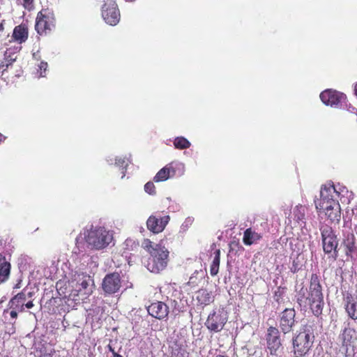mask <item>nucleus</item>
<instances>
[{"instance_id": "c03bdc74", "label": "nucleus", "mask_w": 357, "mask_h": 357, "mask_svg": "<svg viewBox=\"0 0 357 357\" xmlns=\"http://www.w3.org/2000/svg\"><path fill=\"white\" fill-rule=\"evenodd\" d=\"M113 354H114V357H123L121 355L118 354H116V353H115L114 351H113Z\"/></svg>"}, {"instance_id": "c85d7f7f", "label": "nucleus", "mask_w": 357, "mask_h": 357, "mask_svg": "<svg viewBox=\"0 0 357 357\" xmlns=\"http://www.w3.org/2000/svg\"><path fill=\"white\" fill-rule=\"evenodd\" d=\"M115 165L117 167H123V172H122L123 175L121 176V178H123L126 176V167L128 165V162L126 161L125 158L117 157L115 159Z\"/></svg>"}, {"instance_id": "423d86ee", "label": "nucleus", "mask_w": 357, "mask_h": 357, "mask_svg": "<svg viewBox=\"0 0 357 357\" xmlns=\"http://www.w3.org/2000/svg\"><path fill=\"white\" fill-rule=\"evenodd\" d=\"M339 339L341 342L340 351L345 356H351L357 342V331L354 328H346L340 335Z\"/></svg>"}, {"instance_id": "4468645a", "label": "nucleus", "mask_w": 357, "mask_h": 357, "mask_svg": "<svg viewBox=\"0 0 357 357\" xmlns=\"http://www.w3.org/2000/svg\"><path fill=\"white\" fill-rule=\"evenodd\" d=\"M266 340L271 354H275L281 346L279 330L275 327L271 326L268 329Z\"/></svg>"}, {"instance_id": "6e6552de", "label": "nucleus", "mask_w": 357, "mask_h": 357, "mask_svg": "<svg viewBox=\"0 0 357 357\" xmlns=\"http://www.w3.org/2000/svg\"><path fill=\"white\" fill-rule=\"evenodd\" d=\"M55 18L53 12L48 9H43L38 13L36 21V30L39 34L50 31L54 27Z\"/></svg>"}, {"instance_id": "a18cd8bd", "label": "nucleus", "mask_w": 357, "mask_h": 357, "mask_svg": "<svg viewBox=\"0 0 357 357\" xmlns=\"http://www.w3.org/2000/svg\"><path fill=\"white\" fill-rule=\"evenodd\" d=\"M355 93H356V95L357 96V83L355 85Z\"/></svg>"}, {"instance_id": "c756f323", "label": "nucleus", "mask_w": 357, "mask_h": 357, "mask_svg": "<svg viewBox=\"0 0 357 357\" xmlns=\"http://www.w3.org/2000/svg\"><path fill=\"white\" fill-rule=\"evenodd\" d=\"M17 1L27 10L34 8V0H17Z\"/></svg>"}, {"instance_id": "72a5a7b5", "label": "nucleus", "mask_w": 357, "mask_h": 357, "mask_svg": "<svg viewBox=\"0 0 357 357\" xmlns=\"http://www.w3.org/2000/svg\"><path fill=\"white\" fill-rule=\"evenodd\" d=\"M7 54H8V52H6L5 56H6V66H8V65L12 64V63L16 60V56L13 57L10 55L8 56Z\"/></svg>"}, {"instance_id": "39448f33", "label": "nucleus", "mask_w": 357, "mask_h": 357, "mask_svg": "<svg viewBox=\"0 0 357 357\" xmlns=\"http://www.w3.org/2000/svg\"><path fill=\"white\" fill-rule=\"evenodd\" d=\"M152 257V264L149 263L148 269L153 273L163 270L167 264L169 251L165 247H147Z\"/></svg>"}, {"instance_id": "f257e3e1", "label": "nucleus", "mask_w": 357, "mask_h": 357, "mask_svg": "<svg viewBox=\"0 0 357 357\" xmlns=\"http://www.w3.org/2000/svg\"><path fill=\"white\" fill-rule=\"evenodd\" d=\"M337 195L333 185H326L320 190V199L314 201L317 209L323 211L333 222H338L341 216L340 204L336 200Z\"/></svg>"}, {"instance_id": "20e7f679", "label": "nucleus", "mask_w": 357, "mask_h": 357, "mask_svg": "<svg viewBox=\"0 0 357 357\" xmlns=\"http://www.w3.org/2000/svg\"><path fill=\"white\" fill-rule=\"evenodd\" d=\"M314 336L310 331H303L296 333L292 338L294 357L305 356L311 349Z\"/></svg>"}, {"instance_id": "f03ea898", "label": "nucleus", "mask_w": 357, "mask_h": 357, "mask_svg": "<svg viewBox=\"0 0 357 357\" xmlns=\"http://www.w3.org/2000/svg\"><path fill=\"white\" fill-rule=\"evenodd\" d=\"M87 244V245H109L114 242L113 232L104 227L84 229L76 238V244Z\"/></svg>"}, {"instance_id": "9d476101", "label": "nucleus", "mask_w": 357, "mask_h": 357, "mask_svg": "<svg viewBox=\"0 0 357 357\" xmlns=\"http://www.w3.org/2000/svg\"><path fill=\"white\" fill-rule=\"evenodd\" d=\"M296 312L294 308H286L279 316V328L284 334L290 333L295 326Z\"/></svg>"}, {"instance_id": "ea45409f", "label": "nucleus", "mask_w": 357, "mask_h": 357, "mask_svg": "<svg viewBox=\"0 0 357 357\" xmlns=\"http://www.w3.org/2000/svg\"><path fill=\"white\" fill-rule=\"evenodd\" d=\"M25 305L27 308H31L33 306V304L32 301H29Z\"/></svg>"}, {"instance_id": "0eeeda50", "label": "nucleus", "mask_w": 357, "mask_h": 357, "mask_svg": "<svg viewBox=\"0 0 357 357\" xmlns=\"http://www.w3.org/2000/svg\"><path fill=\"white\" fill-rule=\"evenodd\" d=\"M101 15L107 24L116 25L120 21V11L116 0H105L102 6Z\"/></svg>"}, {"instance_id": "aec40b11", "label": "nucleus", "mask_w": 357, "mask_h": 357, "mask_svg": "<svg viewBox=\"0 0 357 357\" xmlns=\"http://www.w3.org/2000/svg\"><path fill=\"white\" fill-rule=\"evenodd\" d=\"M307 208L303 206H297L294 211V220L303 227L305 222Z\"/></svg>"}, {"instance_id": "6ab92c4d", "label": "nucleus", "mask_w": 357, "mask_h": 357, "mask_svg": "<svg viewBox=\"0 0 357 357\" xmlns=\"http://www.w3.org/2000/svg\"><path fill=\"white\" fill-rule=\"evenodd\" d=\"M10 264L5 261L4 257L0 254V282H5L10 274Z\"/></svg>"}, {"instance_id": "412c9836", "label": "nucleus", "mask_w": 357, "mask_h": 357, "mask_svg": "<svg viewBox=\"0 0 357 357\" xmlns=\"http://www.w3.org/2000/svg\"><path fill=\"white\" fill-rule=\"evenodd\" d=\"M13 36L20 43L25 42L28 38L27 29L23 26H17L14 29Z\"/></svg>"}, {"instance_id": "393cba45", "label": "nucleus", "mask_w": 357, "mask_h": 357, "mask_svg": "<svg viewBox=\"0 0 357 357\" xmlns=\"http://www.w3.org/2000/svg\"><path fill=\"white\" fill-rule=\"evenodd\" d=\"M174 145L176 149H185L190 146V142L183 137H178L174 139Z\"/></svg>"}, {"instance_id": "b1692460", "label": "nucleus", "mask_w": 357, "mask_h": 357, "mask_svg": "<svg viewBox=\"0 0 357 357\" xmlns=\"http://www.w3.org/2000/svg\"><path fill=\"white\" fill-rule=\"evenodd\" d=\"M171 177L172 176L169 167L166 165L156 174L153 178V181L155 182L165 181Z\"/></svg>"}, {"instance_id": "473e14b6", "label": "nucleus", "mask_w": 357, "mask_h": 357, "mask_svg": "<svg viewBox=\"0 0 357 357\" xmlns=\"http://www.w3.org/2000/svg\"><path fill=\"white\" fill-rule=\"evenodd\" d=\"M296 241V239L289 238L286 236H284L280 238V243L281 244H285V245L289 244V245H297L298 243H296L295 242Z\"/></svg>"}, {"instance_id": "1a4fd4ad", "label": "nucleus", "mask_w": 357, "mask_h": 357, "mask_svg": "<svg viewBox=\"0 0 357 357\" xmlns=\"http://www.w3.org/2000/svg\"><path fill=\"white\" fill-rule=\"evenodd\" d=\"M227 314L224 310H219L211 314L206 321V327L212 331H220L227 321Z\"/></svg>"}, {"instance_id": "f3484780", "label": "nucleus", "mask_w": 357, "mask_h": 357, "mask_svg": "<svg viewBox=\"0 0 357 357\" xmlns=\"http://www.w3.org/2000/svg\"><path fill=\"white\" fill-rule=\"evenodd\" d=\"M345 310L348 316L354 319H357V298H354L351 294H347L344 298Z\"/></svg>"}, {"instance_id": "7ed1b4c3", "label": "nucleus", "mask_w": 357, "mask_h": 357, "mask_svg": "<svg viewBox=\"0 0 357 357\" xmlns=\"http://www.w3.org/2000/svg\"><path fill=\"white\" fill-rule=\"evenodd\" d=\"M306 299L309 301L308 304L313 314L316 317H319L321 314L324 305V296L321 291V287L316 275H312L309 296Z\"/></svg>"}, {"instance_id": "e433bc0d", "label": "nucleus", "mask_w": 357, "mask_h": 357, "mask_svg": "<svg viewBox=\"0 0 357 357\" xmlns=\"http://www.w3.org/2000/svg\"><path fill=\"white\" fill-rule=\"evenodd\" d=\"M47 63L42 61L39 65V68L40 70H43L44 72L47 70Z\"/></svg>"}, {"instance_id": "09e8293b", "label": "nucleus", "mask_w": 357, "mask_h": 357, "mask_svg": "<svg viewBox=\"0 0 357 357\" xmlns=\"http://www.w3.org/2000/svg\"><path fill=\"white\" fill-rule=\"evenodd\" d=\"M216 357H228V356H224V355H218Z\"/></svg>"}, {"instance_id": "3c124183", "label": "nucleus", "mask_w": 357, "mask_h": 357, "mask_svg": "<svg viewBox=\"0 0 357 357\" xmlns=\"http://www.w3.org/2000/svg\"><path fill=\"white\" fill-rule=\"evenodd\" d=\"M233 251V248H231L230 250H229V252H232Z\"/></svg>"}, {"instance_id": "f8f14e48", "label": "nucleus", "mask_w": 357, "mask_h": 357, "mask_svg": "<svg viewBox=\"0 0 357 357\" xmlns=\"http://www.w3.org/2000/svg\"><path fill=\"white\" fill-rule=\"evenodd\" d=\"M121 287L120 275L114 273L107 275L102 281V289L107 294L116 292Z\"/></svg>"}, {"instance_id": "c9c22d12", "label": "nucleus", "mask_w": 357, "mask_h": 357, "mask_svg": "<svg viewBox=\"0 0 357 357\" xmlns=\"http://www.w3.org/2000/svg\"><path fill=\"white\" fill-rule=\"evenodd\" d=\"M89 280H90V279L89 278V279H88V280H83V281L81 282L80 285H81V287H82V288L83 289H87V287H89Z\"/></svg>"}, {"instance_id": "cd10ccee", "label": "nucleus", "mask_w": 357, "mask_h": 357, "mask_svg": "<svg viewBox=\"0 0 357 357\" xmlns=\"http://www.w3.org/2000/svg\"><path fill=\"white\" fill-rule=\"evenodd\" d=\"M197 296L199 301L204 304H208L211 301V297L206 290H201L198 292Z\"/></svg>"}, {"instance_id": "a211bd4d", "label": "nucleus", "mask_w": 357, "mask_h": 357, "mask_svg": "<svg viewBox=\"0 0 357 357\" xmlns=\"http://www.w3.org/2000/svg\"><path fill=\"white\" fill-rule=\"evenodd\" d=\"M261 238V236L259 234L249 228L244 231L243 241L245 244L250 245L258 243Z\"/></svg>"}, {"instance_id": "49530a36", "label": "nucleus", "mask_w": 357, "mask_h": 357, "mask_svg": "<svg viewBox=\"0 0 357 357\" xmlns=\"http://www.w3.org/2000/svg\"><path fill=\"white\" fill-rule=\"evenodd\" d=\"M151 242L149 241V239L145 240L146 245H149L148 243H150Z\"/></svg>"}, {"instance_id": "7c9ffc66", "label": "nucleus", "mask_w": 357, "mask_h": 357, "mask_svg": "<svg viewBox=\"0 0 357 357\" xmlns=\"http://www.w3.org/2000/svg\"><path fill=\"white\" fill-rule=\"evenodd\" d=\"M144 191L149 195H155V188L153 183L151 181L147 182L144 185Z\"/></svg>"}, {"instance_id": "2f4dec72", "label": "nucleus", "mask_w": 357, "mask_h": 357, "mask_svg": "<svg viewBox=\"0 0 357 357\" xmlns=\"http://www.w3.org/2000/svg\"><path fill=\"white\" fill-rule=\"evenodd\" d=\"M338 247H323V250L326 253L331 254V256L333 259H335L337 257V252Z\"/></svg>"}, {"instance_id": "8fccbe9b", "label": "nucleus", "mask_w": 357, "mask_h": 357, "mask_svg": "<svg viewBox=\"0 0 357 357\" xmlns=\"http://www.w3.org/2000/svg\"><path fill=\"white\" fill-rule=\"evenodd\" d=\"M40 77H45V75H43V72H40Z\"/></svg>"}, {"instance_id": "37998d69", "label": "nucleus", "mask_w": 357, "mask_h": 357, "mask_svg": "<svg viewBox=\"0 0 357 357\" xmlns=\"http://www.w3.org/2000/svg\"><path fill=\"white\" fill-rule=\"evenodd\" d=\"M6 139V137H4L2 134L0 133V142H3Z\"/></svg>"}, {"instance_id": "a878e982", "label": "nucleus", "mask_w": 357, "mask_h": 357, "mask_svg": "<svg viewBox=\"0 0 357 357\" xmlns=\"http://www.w3.org/2000/svg\"><path fill=\"white\" fill-rule=\"evenodd\" d=\"M317 226V221L315 220L314 216L307 215L305 222L303 226V228H305L306 230H312L315 229Z\"/></svg>"}, {"instance_id": "4be33fe9", "label": "nucleus", "mask_w": 357, "mask_h": 357, "mask_svg": "<svg viewBox=\"0 0 357 357\" xmlns=\"http://www.w3.org/2000/svg\"><path fill=\"white\" fill-rule=\"evenodd\" d=\"M172 177L174 176H182L185 172V165L180 162H173L167 165Z\"/></svg>"}, {"instance_id": "f704fd0d", "label": "nucleus", "mask_w": 357, "mask_h": 357, "mask_svg": "<svg viewBox=\"0 0 357 357\" xmlns=\"http://www.w3.org/2000/svg\"><path fill=\"white\" fill-rule=\"evenodd\" d=\"M26 299V296H25V294L24 293H20V294H17L13 299V301L14 300H17V301H24Z\"/></svg>"}, {"instance_id": "de8ad7c7", "label": "nucleus", "mask_w": 357, "mask_h": 357, "mask_svg": "<svg viewBox=\"0 0 357 357\" xmlns=\"http://www.w3.org/2000/svg\"><path fill=\"white\" fill-rule=\"evenodd\" d=\"M3 29V26L1 24H0V31H2Z\"/></svg>"}, {"instance_id": "58836bf2", "label": "nucleus", "mask_w": 357, "mask_h": 357, "mask_svg": "<svg viewBox=\"0 0 357 357\" xmlns=\"http://www.w3.org/2000/svg\"><path fill=\"white\" fill-rule=\"evenodd\" d=\"M354 248H356V247H353V246L347 247V249L346 250V253L348 255L349 252H352L354 251Z\"/></svg>"}, {"instance_id": "a19ab883", "label": "nucleus", "mask_w": 357, "mask_h": 357, "mask_svg": "<svg viewBox=\"0 0 357 357\" xmlns=\"http://www.w3.org/2000/svg\"><path fill=\"white\" fill-rule=\"evenodd\" d=\"M40 357H52V355L50 354H43Z\"/></svg>"}, {"instance_id": "ddd939ff", "label": "nucleus", "mask_w": 357, "mask_h": 357, "mask_svg": "<svg viewBox=\"0 0 357 357\" xmlns=\"http://www.w3.org/2000/svg\"><path fill=\"white\" fill-rule=\"evenodd\" d=\"M169 221V216L165 215L158 218L155 215H151L147 221V228L152 232L158 234L162 232Z\"/></svg>"}, {"instance_id": "9b49d317", "label": "nucleus", "mask_w": 357, "mask_h": 357, "mask_svg": "<svg viewBox=\"0 0 357 357\" xmlns=\"http://www.w3.org/2000/svg\"><path fill=\"white\" fill-rule=\"evenodd\" d=\"M320 99L326 105L337 107L344 102L346 96L337 91L326 89L321 93Z\"/></svg>"}, {"instance_id": "bb28decb", "label": "nucleus", "mask_w": 357, "mask_h": 357, "mask_svg": "<svg viewBox=\"0 0 357 357\" xmlns=\"http://www.w3.org/2000/svg\"><path fill=\"white\" fill-rule=\"evenodd\" d=\"M343 244L344 245H354L357 243V236L353 233L348 232L344 235Z\"/></svg>"}, {"instance_id": "79ce46f5", "label": "nucleus", "mask_w": 357, "mask_h": 357, "mask_svg": "<svg viewBox=\"0 0 357 357\" xmlns=\"http://www.w3.org/2000/svg\"><path fill=\"white\" fill-rule=\"evenodd\" d=\"M303 296H299L298 297L297 300H298V302L299 303L300 305H301V303L303 301Z\"/></svg>"}, {"instance_id": "2eb2a0df", "label": "nucleus", "mask_w": 357, "mask_h": 357, "mask_svg": "<svg viewBox=\"0 0 357 357\" xmlns=\"http://www.w3.org/2000/svg\"><path fill=\"white\" fill-rule=\"evenodd\" d=\"M147 311L153 317L162 319L168 315L169 307L163 302L158 301L150 305L147 308Z\"/></svg>"}, {"instance_id": "dca6fc26", "label": "nucleus", "mask_w": 357, "mask_h": 357, "mask_svg": "<svg viewBox=\"0 0 357 357\" xmlns=\"http://www.w3.org/2000/svg\"><path fill=\"white\" fill-rule=\"evenodd\" d=\"M320 230L323 245H338L337 235L331 227L322 226Z\"/></svg>"}, {"instance_id": "4c0bfd02", "label": "nucleus", "mask_w": 357, "mask_h": 357, "mask_svg": "<svg viewBox=\"0 0 357 357\" xmlns=\"http://www.w3.org/2000/svg\"><path fill=\"white\" fill-rule=\"evenodd\" d=\"M10 317H11L12 318H13V319L17 318V312H16V311H14V310H12V311L10 312Z\"/></svg>"}, {"instance_id": "5701e85b", "label": "nucleus", "mask_w": 357, "mask_h": 357, "mask_svg": "<svg viewBox=\"0 0 357 357\" xmlns=\"http://www.w3.org/2000/svg\"><path fill=\"white\" fill-rule=\"evenodd\" d=\"M214 257L213 259L212 264L210 268V273L211 275L214 276L218 273L219 266H220V250H216L214 253Z\"/></svg>"}]
</instances>
